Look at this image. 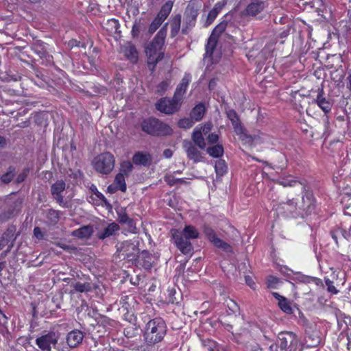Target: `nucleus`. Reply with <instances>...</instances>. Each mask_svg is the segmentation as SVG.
Masks as SVG:
<instances>
[{"label":"nucleus","instance_id":"obj_1","mask_svg":"<svg viewBox=\"0 0 351 351\" xmlns=\"http://www.w3.org/2000/svg\"><path fill=\"white\" fill-rule=\"evenodd\" d=\"M167 25L168 23H166L160 29L152 40L145 47L147 65L152 72L155 70L157 64L164 58L165 53L162 49L167 37Z\"/></svg>","mask_w":351,"mask_h":351},{"label":"nucleus","instance_id":"obj_2","mask_svg":"<svg viewBox=\"0 0 351 351\" xmlns=\"http://www.w3.org/2000/svg\"><path fill=\"white\" fill-rule=\"evenodd\" d=\"M141 128L143 132L154 136H167L173 133L168 124L152 117L144 119L141 123Z\"/></svg>","mask_w":351,"mask_h":351},{"label":"nucleus","instance_id":"obj_3","mask_svg":"<svg viewBox=\"0 0 351 351\" xmlns=\"http://www.w3.org/2000/svg\"><path fill=\"white\" fill-rule=\"evenodd\" d=\"M166 324L160 318L150 320L146 325L145 339L148 344H155L160 341L166 334Z\"/></svg>","mask_w":351,"mask_h":351},{"label":"nucleus","instance_id":"obj_4","mask_svg":"<svg viewBox=\"0 0 351 351\" xmlns=\"http://www.w3.org/2000/svg\"><path fill=\"white\" fill-rule=\"evenodd\" d=\"M199 7L197 0L189 1L184 12V22L181 30L182 34L187 35L195 27Z\"/></svg>","mask_w":351,"mask_h":351},{"label":"nucleus","instance_id":"obj_5","mask_svg":"<svg viewBox=\"0 0 351 351\" xmlns=\"http://www.w3.org/2000/svg\"><path fill=\"white\" fill-rule=\"evenodd\" d=\"M183 101L173 95L172 98L162 97L156 104V108L166 114H173L178 112Z\"/></svg>","mask_w":351,"mask_h":351},{"label":"nucleus","instance_id":"obj_6","mask_svg":"<svg viewBox=\"0 0 351 351\" xmlns=\"http://www.w3.org/2000/svg\"><path fill=\"white\" fill-rule=\"evenodd\" d=\"M117 252L120 258L126 259L132 263H136L138 261L139 250L133 242L125 241L119 243Z\"/></svg>","mask_w":351,"mask_h":351},{"label":"nucleus","instance_id":"obj_7","mask_svg":"<svg viewBox=\"0 0 351 351\" xmlns=\"http://www.w3.org/2000/svg\"><path fill=\"white\" fill-rule=\"evenodd\" d=\"M114 167L113 155H98L94 162L95 170L103 174L110 173Z\"/></svg>","mask_w":351,"mask_h":351},{"label":"nucleus","instance_id":"obj_8","mask_svg":"<svg viewBox=\"0 0 351 351\" xmlns=\"http://www.w3.org/2000/svg\"><path fill=\"white\" fill-rule=\"evenodd\" d=\"M172 237L177 247L184 254L191 253L193 246L188 239L185 238L183 233L178 230H171Z\"/></svg>","mask_w":351,"mask_h":351},{"label":"nucleus","instance_id":"obj_9","mask_svg":"<svg viewBox=\"0 0 351 351\" xmlns=\"http://www.w3.org/2000/svg\"><path fill=\"white\" fill-rule=\"evenodd\" d=\"M278 339L280 341V348L282 351L287 348L295 350L298 343V339L296 335L291 332H285L279 334Z\"/></svg>","mask_w":351,"mask_h":351},{"label":"nucleus","instance_id":"obj_10","mask_svg":"<svg viewBox=\"0 0 351 351\" xmlns=\"http://www.w3.org/2000/svg\"><path fill=\"white\" fill-rule=\"evenodd\" d=\"M58 339L57 335L55 333L51 332L37 338L36 343L41 350L50 351L51 346L57 343Z\"/></svg>","mask_w":351,"mask_h":351},{"label":"nucleus","instance_id":"obj_11","mask_svg":"<svg viewBox=\"0 0 351 351\" xmlns=\"http://www.w3.org/2000/svg\"><path fill=\"white\" fill-rule=\"evenodd\" d=\"M315 101L324 113L326 114L330 112L333 106V101L329 96L325 95L323 88L318 89V93Z\"/></svg>","mask_w":351,"mask_h":351},{"label":"nucleus","instance_id":"obj_12","mask_svg":"<svg viewBox=\"0 0 351 351\" xmlns=\"http://www.w3.org/2000/svg\"><path fill=\"white\" fill-rule=\"evenodd\" d=\"M204 233L207 238L209 239V241L213 243L215 246H216L218 248H221L225 252H231L232 248L230 245H229L227 243L224 242L219 238H218L213 231L210 228H204Z\"/></svg>","mask_w":351,"mask_h":351},{"label":"nucleus","instance_id":"obj_13","mask_svg":"<svg viewBox=\"0 0 351 351\" xmlns=\"http://www.w3.org/2000/svg\"><path fill=\"white\" fill-rule=\"evenodd\" d=\"M265 8V3L261 0H252L244 10L247 16H255L261 13Z\"/></svg>","mask_w":351,"mask_h":351},{"label":"nucleus","instance_id":"obj_14","mask_svg":"<svg viewBox=\"0 0 351 351\" xmlns=\"http://www.w3.org/2000/svg\"><path fill=\"white\" fill-rule=\"evenodd\" d=\"M191 81V75L190 73H185L180 83L177 86L176 90L173 93L175 97H178L183 101L184 95L186 93V91Z\"/></svg>","mask_w":351,"mask_h":351},{"label":"nucleus","instance_id":"obj_15","mask_svg":"<svg viewBox=\"0 0 351 351\" xmlns=\"http://www.w3.org/2000/svg\"><path fill=\"white\" fill-rule=\"evenodd\" d=\"M226 115L228 119L231 121L236 134L242 133L243 125L237 112L233 109H230L226 112Z\"/></svg>","mask_w":351,"mask_h":351},{"label":"nucleus","instance_id":"obj_16","mask_svg":"<svg viewBox=\"0 0 351 351\" xmlns=\"http://www.w3.org/2000/svg\"><path fill=\"white\" fill-rule=\"evenodd\" d=\"M276 209L280 213L289 215L296 210L297 204L293 199H289L286 202H282L277 205Z\"/></svg>","mask_w":351,"mask_h":351},{"label":"nucleus","instance_id":"obj_17","mask_svg":"<svg viewBox=\"0 0 351 351\" xmlns=\"http://www.w3.org/2000/svg\"><path fill=\"white\" fill-rule=\"evenodd\" d=\"M119 226L117 223L112 222L108 224L103 231L99 232L97 234V237L99 239H104L106 238L115 235L117 232L119 231Z\"/></svg>","mask_w":351,"mask_h":351},{"label":"nucleus","instance_id":"obj_18","mask_svg":"<svg viewBox=\"0 0 351 351\" xmlns=\"http://www.w3.org/2000/svg\"><path fill=\"white\" fill-rule=\"evenodd\" d=\"M181 19L180 14L173 15L170 18V36L171 38H174L178 34L180 30Z\"/></svg>","mask_w":351,"mask_h":351},{"label":"nucleus","instance_id":"obj_19","mask_svg":"<svg viewBox=\"0 0 351 351\" xmlns=\"http://www.w3.org/2000/svg\"><path fill=\"white\" fill-rule=\"evenodd\" d=\"M83 339L82 333L79 330L70 332L66 337V341L69 347L75 348L78 346Z\"/></svg>","mask_w":351,"mask_h":351},{"label":"nucleus","instance_id":"obj_20","mask_svg":"<svg viewBox=\"0 0 351 351\" xmlns=\"http://www.w3.org/2000/svg\"><path fill=\"white\" fill-rule=\"evenodd\" d=\"M120 304L127 312L134 308L136 300L133 295H123L120 300Z\"/></svg>","mask_w":351,"mask_h":351},{"label":"nucleus","instance_id":"obj_21","mask_svg":"<svg viewBox=\"0 0 351 351\" xmlns=\"http://www.w3.org/2000/svg\"><path fill=\"white\" fill-rule=\"evenodd\" d=\"M123 52L126 58L132 62H136L138 60V51L136 47L128 43L126 44L123 49Z\"/></svg>","mask_w":351,"mask_h":351},{"label":"nucleus","instance_id":"obj_22","mask_svg":"<svg viewBox=\"0 0 351 351\" xmlns=\"http://www.w3.org/2000/svg\"><path fill=\"white\" fill-rule=\"evenodd\" d=\"M136 262L141 265L145 269H149L152 267L153 257L147 251H143L141 254H139Z\"/></svg>","mask_w":351,"mask_h":351},{"label":"nucleus","instance_id":"obj_23","mask_svg":"<svg viewBox=\"0 0 351 351\" xmlns=\"http://www.w3.org/2000/svg\"><path fill=\"white\" fill-rule=\"evenodd\" d=\"M206 108L202 103L197 104L191 111L190 117L195 121H199L204 116Z\"/></svg>","mask_w":351,"mask_h":351},{"label":"nucleus","instance_id":"obj_24","mask_svg":"<svg viewBox=\"0 0 351 351\" xmlns=\"http://www.w3.org/2000/svg\"><path fill=\"white\" fill-rule=\"evenodd\" d=\"M172 8L173 2L171 1H167L162 5L156 16L165 21L171 13Z\"/></svg>","mask_w":351,"mask_h":351},{"label":"nucleus","instance_id":"obj_25","mask_svg":"<svg viewBox=\"0 0 351 351\" xmlns=\"http://www.w3.org/2000/svg\"><path fill=\"white\" fill-rule=\"evenodd\" d=\"M192 140L195 145L199 147L201 149L206 148V142L204 138V135L201 134L199 129H194L192 133Z\"/></svg>","mask_w":351,"mask_h":351},{"label":"nucleus","instance_id":"obj_26","mask_svg":"<svg viewBox=\"0 0 351 351\" xmlns=\"http://www.w3.org/2000/svg\"><path fill=\"white\" fill-rule=\"evenodd\" d=\"M239 136V138L243 141L245 143H247L250 145H253L258 142L261 140V137L259 135H250L245 132V128L243 127L242 133L237 134Z\"/></svg>","mask_w":351,"mask_h":351},{"label":"nucleus","instance_id":"obj_27","mask_svg":"<svg viewBox=\"0 0 351 351\" xmlns=\"http://www.w3.org/2000/svg\"><path fill=\"white\" fill-rule=\"evenodd\" d=\"M218 42V38L215 36H210L208 40L205 47L206 53L205 56L211 58L213 56V52L216 48L217 44Z\"/></svg>","mask_w":351,"mask_h":351},{"label":"nucleus","instance_id":"obj_28","mask_svg":"<svg viewBox=\"0 0 351 351\" xmlns=\"http://www.w3.org/2000/svg\"><path fill=\"white\" fill-rule=\"evenodd\" d=\"M64 189L65 183L63 181H57L51 187L52 194L56 196V198L60 202H62V197L60 195Z\"/></svg>","mask_w":351,"mask_h":351},{"label":"nucleus","instance_id":"obj_29","mask_svg":"<svg viewBox=\"0 0 351 351\" xmlns=\"http://www.w3.org/2000/svg\"><path fill=\"white\" fill-rule=\"evenodd\" d=\"M180 232L183 233L185 238L188 239V240L197 239L199 237V232L193 226H186L183 230Z\"/></svg>","mask_w":351,"mask_h":351},{"label":"nucleus","instance_id":"obj_30","mask_svg":"<svg viewBox=\"0 0 351 351\" xmlns=\"http://www.w3.org/2000/svg\"><path fill=\"white\" fill-rule=\"evenodd\" d=\"M151 155H134L133 162L136 165L147 166L151 164Z\"/></svg>","mask_w":351,"mask_h":351},{"label":"nucleus","instance_id":"obj_31","mask_svg":"<svg viewBox=\"0 0 351 351\" xmlns=\"http://www.w3.org/2000/svg\"><path fill=\"white\" fill-rule=\"evenodd\" d=\"M120 28V24L118 19H110L106 23V29L110 34H116Z\"/></svg>","mask_w":351,"mask_h":351},{"label":"nucleus","instance_id":"obj_32","mask_svg":"<svg viewBox=\"0 0 351 351\" xmlns=\"http://www.w3.org/2000/svg\"><path fill=\"white\" fill-rule=\"evenodd\" d=\"M125 176L122 173H118L114 179V184L116 186V189L121 191L122 192H125L126 191V184L125 181Z\"/></svg>","mask_w":351,"mask_h":351},{"label":"nucleus","instance_id":"obj_33","mask_svg":"<svg viewBox=\"0 0 351 351\" xmlns=\"http://www.w3.org/2000/svg\"><path fill=\"white\" fill-rule=\"evenodd\" d=\"M215 169L217 175L222 176L227 172L228 167L226 162L219 158L215 162Z\"/></svg>","mask_w":351,"mask_h":351},{"label":"nucleus","instance_id":"obj_34","mask_svg":"<svg viewBox=\"0 0 351 351\" xmlns=\"http://www.w3.org/2000/svg\"><path fill=\"white\" fill-rule=\"evenodd\" d=\"M71 152L72 147L71 146H69L68 143L66 142L64 139H59L58 142L56 143V146L54 148V152Z\"/></svg>","mask_w":351,"mask_h":351},{"label":"nucleus","instance_id":"obj_35","mask_svg":"<svg viewBox=\"0 0 351 351\" xmlns=\"http://www.w3.org/2000/svg\"><path fill=\"white\" fill-rule=\"evenodd\" d=\"M339 31L346 37H351V24L348 20L342 21L339 24Z\"/></svg>","mask_w":351,"mask_h":351},{"label":"nucleus","instance_id":"obj_36","mask_svg":"<svg viewBox=\"0 0 351 351\" xmlns=\"http://www.w3.org/2000/svg\"><path fill=\"white\" fill-rule=\"evenodd\" d=\"M118 218L121 223H126L130 226H133V221L128 217L123 208L117 211Z\"/></svg>","mask_w":351,"mask_h":351},{"label":"nucleus","instance_id":"obj_37","mask_svg":"<svg viewBox=\"0 0 351 351\" xmlns=\"http://www.w3.org/2000/svg\"><path fill=\"white\" fill-rule=\"evenodd\" d=\"M164 21L156 16L148 27V33L152 35L162 24Z\"/></svg>","mask_w":351,"mask_h":351},{"label":"nucleus","instance_id":"obj_38","mask_svg":"<svg viewBox=\"0 0 351 351\" xmlns=\"http://www.w3.org/2000/svg\"><path fill=\"white\" fill-rule=\"evenodd\" d=\"M278 183L283 186H294L296 184H300V182L293 179V178L291 176L287 178H280L278 181Z\"/></svg>","mask_w":351,"mask_h":351},{"label":"nucleus","instance_id":"obj_39","mask_svg":"<svg viewBox=\"0 0 351 351\" xmlns=\"http://www.w3.org/2000/svg\"><path fill=\"white\" fill-rule=\"evenodd\" d=\"M132 167L133 165L131 162L128 160L123 161L121 163L119 173H122L123 175L128 176L132 171Z\"/></svg>","mask_w":351,"mask_h":351},{"label":"nucleus","instance_id":"obj_40","mask_svg":"<svg viewBox=\"0 0 351 351\" xmlns=\"http://www.w3.org/2000/svg\"><path fill=\"white\" fill-rule=\"evenodd\" d=\"M171 81L169 79L162 81L156 86V92L158 94L162 95L165 93L170 85Z\"/></svg>","mask_w":351,"mask_h":351},{"label":"nucleus","instance_id":"obj_41","mask_svg":"<svg viewBox=\"0 0 351 351\" xmlns=\"http://www.w3.org/2000/svg\"><path fill=\"white\" fill-rule=\"evenodd\" d=\"M13 234L12 231L4 233L0 238V250L8 244L10 241L13 240Z\"/></svg>","mask_w":351,"mask_h":351},{"label":"nucleus","instance_id":"obj_42","mask_svg":"<svg viewBox=\"0 0 351 351\" xmlns=\"http://www.w3.org/2000/svg\"><path fill=\"white\" fill-rule=\"evenodd\" d=\"M223 146L221 143L211 145L207 149V154H223Z\"/></svg>","mask_w":351,"mask_h":351},{"label":"nucleus","instance_id":"obj_43","mask_svg":"<svg viewBox=\"0 0 351 351\" xmlns=\"http://www.w3.org/2000/svg\"><path fill=\"white\" fill-rule=\"evenodd\" d=\"M227 27L226 22H221L213 30L211 36L218 37L225 31Z\"/></svg>","mask_w":351,"mask_h":351},{"label":"nucleus","instance_id":"obj_44","mask_svg":"<svg viewBox=\"0 0 351 351\" xmlns=\"http://www.w3.org/2000/svg\"><path fill=\"white\" fill-rule=\"evenodd\" d=\"M278 306L283 312L287 314H291L292 313V308L286 298H284L281 301H279Z\"/></svg>","mask_w":351,"mask_h":351},{"label":"nucleus","instance_id":"obj_45","mask_svg":"<svg viewBox=\"0 0 351 351\" xmlns=\"http://www.w3.org/2000/svg\"><path fill=\"white\" fill-rule=\"evenodd\" d=\"M101 285H95L93 287L89 286V292L92 293L91 297L100 298L103 295V289Z\"/></svg>","mask_w":351,"mask_h":351},{"label":"nucleus","instance_id":"obj_46","mask_svg":"<svg viewBox=\"0 0 351 351\" xmlns=\"http://www.w3.org/2000/svg\"><path fill=\"white\" fill-rule=\"evenodd\" d=\"M194 124V120L190 118L181 119L178 121V126L182 128L188 129L193 126Z\"/></svg>","mask_w":351,"mask_h":351},{"label":"nucleus","instance_id":"obj_47","mask_svg":"<svg viewBox=\"0 0 351 351\" xmlns=\"http://www.w3.org/2000/svg\"><path fill=\"white\" fill-rule=\"evenodd\" d=\"M213 128L211 123H206L204 125H199L195 127V129H199L201 134L203 135H207L210 133Z\"/></svg>","mask_w":351,"mask_h":351},{"label":"nucleus","instance_id":"obj_48","mask_svg":"<svg viewBox=\"0 0 351 351\" xmlns=\"http://www.w3.org/2000/svg\"><path fill=\"white\" fill-rule=\"evenodd\" d=\"M218 16L217 8H213L212 10H210L208 14L207 19H206V25H210L214 20L217 18Z\"/></svg>","mask_w":351,"mask_h":351},{"label":"nucleus","instance_id":"obj_49","mask_svg":"<svg viewBox=\"0 0 351 351\" xmlns=\"http://www.w3.org/2000/svg\"><path fill=\"white\" fill-rule=\"evenodd\" d=\"M73 235L79 238H85L88 236V226H84L73 232Z\"/></svg>","mask_w":351,"mask_h":351},{"label":"nucleus","instance_id":"obj_50","mask_svg":"<svg viewBox=\"0 0 351 351\" xmlns=\"http://www.w3.org/2000/svg\"><path fill=\"white\" fill-rule=\"evenodd\" d=\"M279 283V279L276 277L270 276L267 279V284L269 288L276 289Z\"/></svg>","mask_w":351,"mask_h":351},{"label":"nucleus","instance_id":"obj_51","mask_svg":"<svg viewBox=\"0 0 351 351\" xmlns=\"http://www.w3.org/2000/svg\"><path fill=\"white\" fill-rule=\"evenodd\" d=\"M219 136L217 134H215V133L208 134V135L207 136V141H208V144L210 145L219 143Z\"/></svg>","mask_w":351,"mask_h":351},{"label":"nucleus","instance_id":"obj_52","mask_svg":"<svg viewBox=\"0 0 351 351\" xmlns=\"http://www.w3.org/2000/svg\"><path fill=\"white\" fill-rule=\"evenodd\" d=\"M140 32H141L140 25L138 24H137L136 23H134L132 25V30H131V35H132V38H138L139 36Z\"/></svg>","mask_w":351,"mask_h":351},{"label":"nucleus","instance_id":"obj_53","mask_svg":"<svg viewBox=\"0 0 351 351\" xmlns=\"http://www.w3.org/2000/svg\"><path fill=\"white\" fill-rule=\"evenodd\" d=\"M227 306L233 313H236L239 310L238 305L232 300L227 301Z\"/></svg>","mask_w":351,"mask_h":351},{"label":"nucleus","instance_id":"obj_54","mask_svg":"<svg viewBox=\"0 0 351 351\" xmlns=\"http://www.w3.org/2000/svg\"><path fill=\"white\" fill-rule=\"evenodd\" d=\"M176 179L171 175H167L165 177V182L170 186L177 184Z\"/></svg>","mask_w":351,"mask_h":351},{"label":"nucleus","instance_id":"obj_55","mask_svg":"<svg viewBox=\"0 0 351 351\" xmlns=\"http://www.w3.org/2000/svg\"><path fill=\"white\" fill-rule=\"evenodd\" d=\"M14 177V173L12 171H10L6 174L3 175L1 178V180L3 182L8 183L10 182L12 178Z\"/></svg>","mask_w":351,"mask_h":351},{"label":"nucleus","instance_id":"obj_56","mask_svg":"<svg viewBox=\"0 0 351 351\" xmlns=\"http://www.w3.org/2000/svg\"><path fill=\"white\" fill-rule=\"evenodd\" d=\"M245 279L246 284L250 287H251L253 289H254L256 288V284L250 276H245Z\"/></svg>","mask_w":351,"mask_h":351},{"label":"nucleus","instance_id":"obj_57","mask_svg":"<svg viewBox=\"0 0 351 351\" xmlns=\"http://www.w3.org/2000/svg\"><path fill=\"white\" fill-rule=\"evenodd\" d=\"M348 77L346 78V86L348 89L351 92V71L347 69Z\"/></svg>","mask_w":351,"mask_h":351},{"label":"nucleus","instance_id":"obj_58","mask_svg":"<svg viewBox=\"0 0 351 351\" xmlns=\"http://www.w3.org/2000/svg\"><path fill=\"white\" fill-rule=\"evenodd\" d=\"M34 234L38 239H41L43 237L41 230L38 227L34 228Z\"/></svg>","mask_w":351,"mask_h":351},{"label":"nucleus","instance_id":"obj_59","mask_svg":"<svg viewBox=\"0 0 351 351\" xmlns=\"http://www.w3.org/2000/svg\"><path fill=\"white\" fill-rule=\"evenodd\" d=\"M49 215L51 216L52 219V221L56 223L58 219V213L55 210H50Z\"/></svg>","mask_w":351,"mask_h":351},{"label":"nucleus","instance_id":"obj_60","mask_svg":"<svg viewBox=\"0 0 351 351\" xmlns=\"http://www.w3.org/2000/svg\"><path fill=\"white\" fill-rule=\"evenodd\" d=\"M189 158L194 162H197L201 160L202 156V155H189Z\"/></svg>","mask_w":351,"mask_h":351},{"label":"nucleus","instance_id":"obj_61","mask_svg":"<svg viewBox=\"0 0 351 351\" xmlns=\"http://www.w3.org/2000/svg\"><path fill=\"white\" fill-rule=\"evenodd\" d=\"M328 291L333 294H337L339 291L333 285V283L327 287Z\"/></svg>","mask_w":351,"mask_h":351},{"label":"nucleus","instance_id":"obj_62","mask_svg":"<svg viewBox=\"0 0 351 351\" xmlns=\"http://www.w3.org/2000/svg\"><path fill=\"white\" fill-rule=\"evenodd\" d=\"M272 295L278 300V302L285 298L284 296L280 295L279 293L276 292H273Z\"/></svg>","mask_w":351,"mask_h":351},{"label":"nucleus","instance_id":"obj_63","mask_svg":"<svg viewBox=\"0 0 351 351\" xmlns=\"http://www.w3.org/2000/svg\"><path fill=\"white\" fill-rule=\"evenodd\" d=\"M118 189H116V186H114V184L110 185L108 187V191L111 193H114L116 191H117Z\"/></svg>","mask_w":351,"mask_h":351},{"label":"nucleus","instance_id":"obj_64","mask_svg":"<svg viewBox=\"0 0 351 351\" xmlns=\"http://www.w3.org/2000/svg\"><path fill=\"white\" fill-rule=\"evenodd\" d=\"M6 144V140L3 136H0V147H3Z\"/></svg>","mask_w":351,"mask_h":351}]
</instances>
